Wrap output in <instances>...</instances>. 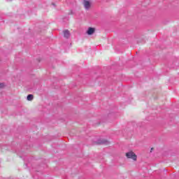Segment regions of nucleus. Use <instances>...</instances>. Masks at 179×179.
Returning <instances> with one entry per match:
<instances>
[{
  "instance_id": "f03ea898",
  "label": "nucleus",
  "mask_w": 179,
  "mask_h": 179,
  "mask_svg": "<svg viewBox=\"0 0 179 179\" xmlns=\"http://www.w3.org/2000/svg\"><path fill=\"white\" fill-rule=\"evenodd\" d=\"M83 5L85 10H90L93 6V1L92 0H83Z\"/></svg>"
},
{
  "instance_id": "20e7f679",
  "label": "nucleus",
  "mask_w": 179,
  "mask_h": 179,
  "mask_svg": "<svg viewBox=\"0 0 179 179\" xmlns=\"http://www.w3.org/2000/svg\"><path fill=\"white\" fill-rule=\"evenodd\" d=\"M64 33V37L65 38H69V36H71V33L69 32V30L66 29L63 31Z\"/></svg>"
},
{
  "instance_id": "39448f33",
  "label": "nucleus",
  "mask_w": 179,
  "mask_h": 179,
  "mask_svg": "<svg viewBox=\"0 0 179 179\" xmlns=\"http://www.w3.org/2000/svg\"><path fill=\"white\" fill-rule=\"evenodd\" d=\"M33 99H34V96H33V94H29L27 97V99L28 100V101H31Z\"/></svg>"
},
{
  "instance_id": "7ed1b4c3",
  "label": "nucleus",
  "mask_w": 179,
  "mask_h": 179,
  "mask_svg": "<svg viewBox=\"0 0 179 179\" xmlns=\"http://www.w3.org/2000/svg\"><path fill=\"white\" fill-rule=\"evenodd\" d=\"M95 31H96V28L89 27L87 31V34H88V36H92V34H94Z\"/></svg>"
},
{
  "instance_id": "f257e3e1",
  "label": "nucleus",
  "mask_w": 179,
  "mask_h": 179,
  "mask_svg": "<svg viewBox=\"0 0 179 179\" xmlns=\"http://www.w3.org/2000/svg\"><path fill=\"white\" fill-rule=\"evenodd\" d=\"M125 156L127 159H131L133 162H136V160H138V155H136L132 150L126 152Z\"/></svg>"
},
{
  "instance_id": "423d86ee",
  "label": "nucleus",
  "mask_w": 179,
  "mask_h": 179,
  "mask_svg": "<svg viewBox=\"0 0 179 179\" xmlns=\"http://www.w3.org/2000/svg\"><path fill=\"white\" fill-rule=\"evenodd\" d=\"M4 85L3 84H0V87H3Z\"/></svg>"
}]
</instances>
